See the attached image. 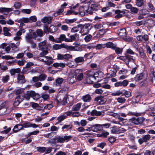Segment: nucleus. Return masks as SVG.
Instances as JSON below:
<instances>
[{
  "instance_id": "56",
  "label": "nucleus",
  "mask_w": 155,
  "mask_h": 155,
  "mask_svg": "<svg viewBox=\"0 0 155 155\" xmlns=\"http://www.w3.org/2000/svg\"><path fill=\"white\" fill-rule=\"evenodd\" d=\"M70 38H68L66 39V41L67 42H72L73 41H75L76 38L74 35H71L70 36Z\"/></svg>"
},
{
  "instance_id": "20",
  "label": "nucleus",
  "mask_w": 155,
  "mask_h": 155,
  "mask_svg": "<svg viewBox=\"0 0 155 155\" xmlns=\"http://www.w3.org/2000/svg\"><path fill=\"white\" fill-rule=\"evenodd\" d=\"M82 99L85 102H89L91 101V97L90 95L87 94L83 96L82 97Z\"/></svg>"
},
{
  "instance_id": "8",
  "label": "nucleus",
  "mask_w": 155,
  "mask_h": 155,
  "mask_svg": "<svg viewBox=\"0 0 155 155\" xmlns=\"http://www.w3.org/2000/svg\"><path fill=\"white\" fill-rule=\"evenodd\" d=\"M57 100L58 103H60L62 105H65L68 103L67 97L62 95L58 96Z\"/></svg>"
},
{
  "instance_id": "16",
  "label": "nucleus",
  "mask_w": 155,
  "mask_h": 155,
  "mask_svg": "<svg viewBox=\"0 0 155 155\" xmlns=\"http://www.w3.org/2000/svg\"><path fill=\"white\" fill-rule=\"evenodd\" d=\"M52 17H45L41 19V21L44 23H47L48 24H50L52 20Z\"/></svg>"
},
{
  "instance_id": "15",
  "label": "nucleus",
  "mask_w": 155,
  "mask_h": 155,
  "mask_svg": "<svg viewBox=\"0 0 155 155\" xmlns=\"http://www.w3.org/2000/svg\"><path fill=\"white\" fill-rule=\"evenodd\" d=\"M102 130L101 124H95L94 125H92V131L95 132H97Z\"/></svg>"
},
{
  "instance_id": "47",
  "label": "nucleus",
  "mask_w": 155,
  "mask_h": 155,
  "mask_svg": "<svg viewBox=\"0 0 155 155\" xmlns=\"http://www.w3.org/2000/svg\"><path fill=\"white\" fill-rule=\"evenodd\" d=\"M14 7L16 9H19L21 7V4L20 2H15Z\"/></svg>"
},
{
  "instance_id": "27",
  "label": "nucleus",
  "mask_w": 155,
  "mask_h": 155,
  "mask_svg": "<svg viewBox=\"0 0 155 155\" xmlns=\"http://www.w3.org/2000/svg\"><path fill=\"white\" fill-rule=\"evenodd\" d=\"M72 128V125L71 124H65L63 125L62 127V129L64 131V130H71Z\"/></svg>"
},
{
  "instance_id": "7",
  "label": "nucleus",
  "mask_w": 155,
  "mask_h": 155,
  "mask_svg": "<svg viewBox=\"0 0 155 155\" xmlns=\"http://www.w3.org/2000/svg\"><path fill=\"white\" fill-rule=\"evenodd\" d=\"M151 138V136L150 134L143 135L141 138H139L138 142L141 145L144 142H147Z\"/></svg>"
},
{
  "instance_id": "30",
  "label": "nucleus",
  "mask_w": 155,
  "mask_h": 155,
  "mask_svg": "<svg viewBox=\"0 0 155 155\" xmlns=\"http://www.w3.org/2000/svg\"><path fill=\"white\" fill-rule=\"evenodd\" d=\"M99 5V4L98 3L92 4L90 7V8L91 10L93 11H97L98 10Z\"/></svg>"
},
{
  "instance_id": "4",
  "label": "nucleus",
  "mask_w": 155,
  "mask_h": 155,
  "mask_svg": "<svg viewBox=\"0 0 155 155\" xmlns=\"http://www.w3.org/2000/svg\"><path fill=\"white\" fill-rule=\"evenodd\" d=\"M144 118L143 117H133L129 120V122L135 125L143 124Z\"/></svg>"
},
{
  "instance_id": "29",
  "label": "nucleus",
  "mask_w": 155,
  "mask_h": 155,
  "mask_svg": "<svg viewBox=\"0 0 155 155\" xmlns=\"http://www.w3.org/2000/svg\"><path fill=\"white\" fill-rule=\"evenodd\" d=\"M53 49L54 50H57L63 48L64 47V44H62L61 45L55 44L53 46Z\"/></svg>"
},
{
  "instance_id": "14",
  "label": "nucleus",
  "mask_w": 155,
  "mask_h": 155,
  "mask_svg": "<svg viewBox=\"0 0 155 155\" xmlns=\"http://www.w3.org/2000/svg\"><path fill=\"white\" fill-rule=\"evenodd\" d=\"M34 94V91H28L24 94L25 98L27 100H29L30 97H32Z\"/></svg>"
},
{
  "instance_id": "43",
  "label": "nucleus",
  "mask_w": 155,
  "mask_h": 155,
  "mask_svg": "<svg viewBox=\"0 0 155 155\" xmlns=\"http://www.w3.org/2000/svg\"><path fill=\"white\" fill-rule=\"evenodd\" d=\"M130 11L131 13L132 14H136L138 12V9L136 7H131Z\"/></svg>"
},
{
  "instance_id": "57",
  "label": "nucleus",
  "mask_w": 155,
  "mask_h": 155,
  "mask_svg": "<svg viewBox=\"0 0 155 155\" xmlns=\"http://www.w3.org/2000/svg\"><path fill=\"white\" fill-rule=\"evenodd\" d=\"M141 14L143 15H145L147 14L149 11L147 9H143L140 10Z\"/></svg>"
},
{
  "instance_id": "50",
  "label": "nucleus",
  "mask_w": 155,
  "mask_h": 155,
  "mask_svg": "<svg viewBox=\"0 0 155 155\" xmlns=\"http://www.w3.org/2000/svg\"><path fill=\"white\" fill-rule=\"evenodd\" d=\"M26 137L25 138L26 140H25V143L26 144H28L31 142L32 141L31 137L30 136L28 137V134L26 135Z\"/></svg>"
},
{
  "instance_id": "21",
  "label": "nucleus",
  "mask_w": 155,
  "mask_h": 155,
  "mask_svg": "<svg viewBox=\"0 0 155 155\" xmlns=\"http://www.w3.org/2000/svg\"><path fill=\"white\" fill-rule=\"evenodd\" d=\"M8 101H0V110L4 108L5 107L6 104L8 103ZM6 110H5L4 112H0V114H3L4 111H5Z\"/></svg>"
},
{
  "instance_id": "24",
  "label": "nucleus",
  "mask_w": 155,
  "mask_h": 155,
  "mask_svg": "<svg viewBox=\"0 0 155 155\" xmlns=\"http://www.w3.org/2000/svg\"><path fill=\"white\" fill-rule=\"evenodd\" d=\"M82 103H79L73 106L72 108V110L73 111H77L80 109Z\"/></svg>"
},
{
  "instance_id": "63",
  "label": "nucleus",
  "mask_w": 155,
  "mask_h": 155,
  "mask_svg": "<svg viewBox=\"0 0 155 155\" xmlns=\"http://www.w3.org/2000/svg\"><path fill=\"white\" fill-rule=\"evenodd\" d=\"M24 98H25L24 95H20L18 96L16 99L22 102Z\"/></svg>"
},
{
  "instance_id": "52",
  "label": "nucleus",
  "mask_w": 155,
  "mask_h": 155,
  "mask_svg": "<svg viewBox=\"0 0 155 155\" xmlns=\"http://www.w3.org/2000/svg\"><path fill=\"white\" fill-rule=\"evenodd\" d=\"M9 79V76L8 75L3 77L2 79V81L4 83L7 82Z\"/></svg>"
},
{
  "instance_id": "5",
  "label": "nucleus",
  "mask_w": 155,
  "mask_h": 155,
  "mask_svg": "<svg viewBox=\"0 0 155 155\" xmlns=\"http://www.w3.org/2000/svg\"><path fill=\"white\" fill-rule=\"evenodd\" d=\"M120 59L124 61L126 63H128L130 62H134L135 60V59L134 58L133 56L127 54H126L125 56L120 57Z\"/></svg>"
},
{
  "instance_id": "58",
  "label": "nucleus",
  "mask_w": 155,
  "mask_h": 155,
  "mask_svg": "<svg viewBox=\"0 0 155 155\" xmlns=\"http://www.w3.org/2000/svg\"><path fill=\"white\" fill-rule=\"evenodd\" d=\"M29 21L31 22H35L37 21V18L36 16H33L29 17Z\"/></svg>"
},
{
  "instance_id": "45",
  "label": "nucleus",
  "mask_w": 155,
  "mask_h": 155,
  "mask_svg": "<svg viewBox=\"0 0 155 155\" xmlns=\"http://www.w3.org/2000/svg\"><path fill=\"white\" fill-rule=\"evenodd\" d=\"M126 101V99L124 97H119L117 99V102L121 104L124 103Z\"/></svg>"
},
{
  "instance_id": "55",
  "label": "nucleus",
  "mask_w": 155,
  "mask_h": 155,
  "mask_svg": "<svg viewBox=\"0 0 155 155\" xmlns=\"http://www.w3.org/2000/svg\"><path fill=\"white\" fill-rule=\"evenodd\" d=\"M116 70L114 69H113L112 70H111L110 72V75L111 77H114L116 75Z\"/></svg>"
},
{
  "instance_id": "64",
  "label": "nucleus",
  "mask_w": 155,
  "mask_h": 155,
  "mask_svg": "<svg viewBox=\"0 0 155 155\" xmlns=\"http://www.w3.org/2000/svg\"><path fill=\"white\" fill-rule=\"evenodd\" d=\"M154 151H151L150 150H146L144 155H154Z\"/></svg>"
},
{
  "instance_id": "51",
  "label": "nucleus",
  "mask_w": 155,
  "mask_h": 155,
  "mask_svg": "<svg viewBox=\"0 0 155 155\" xmlns=\"http://www.w3.org/2000/svg\"><path fill=\"white\" fill-rule=\"evenodd\" d=\"M66 118V116L64 114L58 117L57 120L58 122H61Z\"/></svg>"
},
{
  "instance_id": "28",
  "label": "nucleus",
  "mask_w": 155,
  "mask_h": 155,
  "mask_svg": "<svg viewBox=\"0 0 155 155\" xmlns=\"http://www.w3.org/2000/svg\"><path fill=\"white\" fill-rule=\"evenodd\" d=\"M25 38L26 41L28 43L33 41L32 39L33 38V36L32 34L30 33L27 34L25 36Z\"/></svg>"
},
{
  "instance_id": "39",
  "label": "nucleus",
  "mask_w": 155,
  "mask_h": 155,
  "mask_svg": "<svg viewBox=\"0 0 155 155\" xmlns=\"http://www.w3.org/2000/svg\"><path fill=\"white\" fill-rule=\"evenodd\" d=\"M21 124L23 128L24 127L28 128L31 127V123L28 122H25Z\"/></svg>"
},
{
  "instance_id": "40",
  "label": "nucleus",
  "mask_w": 155,
  "mask_h": 155,
  "mask_svg": "<svg viewBox=\"0 0 155 155\" xmlns=\"http://www.w3.org/2000/svg\"><path fill=\"white\" fill-rule=\"evenodd\" d=\"M36 149L38 152L42 153L45 151L46 148L45 147H37Z\"/></svg>"
},
{
  "instance_id": "62",
  "label": "nucleus",
  "mask_w": 155,
  "mask_h": 155,
  "mask_svg": "<svg viewBox=\"0 0 155 155\" xmlns=\"http://www.w3.org/2000/svg\"><path fill=\"white\" fill-rule=\"evenodd\" d=\"M78 14V12H75L74 11L71 10H69L67 11L66 15H70L71 14H74L75 15H77Z\"/></svg>"
},
{
  "instance_id": "17",
  "label": "nucleus",
  "mask_w": 155,
  "mask_h": 155,
  "mask_svg": "<svg viewBox=\"0 0 155 155\" xmlns=\"http://www.w3.org/2000/svg\"><path fill=\"white\" fill-rule=\"evenodd\" d=\"M18 82L19 83H24L25 82V77L24 75L18 74L17 78Z\"/></svg>"
},
{
  "instance_id": "23",
  "label": "nucleus",
  "mask_w": 155,
  "mask_h": 155,
  "mask_svg": "<svg viewBox=\"0 0 155 155\" xmlns=\"http://www.w3.org/2000/svg\"><path fill=\"white\" fill-rule=\"evenodd\" d=\"M19 44V42L17 43L16 45H15L14 43H11L10 44V46L11 48H12L13 50H14L15 51H17L18 50L17 46H18Z\"/></svg>"
},
{
  "instance_id": "48",
  "label": "nucleus",
  "mask_w": 155,
  "mask_h": 155,
  "mask_svg": "<svg viewBox=\"0 0 155 155\" xmlns=\"http://www.w3.org/2000/svg\"><path fill=\"white\" fill-rule=\"evenodd\" d=\"M128 83L127 80H124L123 81H121V87H126L128 84Z\"/></svg>"
},
{
  "instance_id": "26",
  "label": "nucleus",
  "mask_w": 155,
  "mask_h": 155,
  "mask_svg": "<svg viewBox=\"0 0 155 155\" xmlns=\"http://www.w3.org/2000/svg\"><path fill=\"white\" fill-rule=\"evenodd\" d=\"M118 34L120 37H126L127 33L126 29L124 28L120 29L118 33Z\"/></svg>"
},
{
  "instance_id": "25",
  "label": "nucleus",
  "mask_w": 155,
  "mask_h": 155,
  "mask_svg": "<svg viewBox=\"0 0 155 155\" xmlns=\"http://www.w3.org/2000/svg\"><path fill=\"white\" fill-rule=\"evenodd\" d=\"M87 78H89V79H90V78L91 79H92L93 80L94 79H95V78L94 76V74L92 71H88L86 74Z\"/></svg>"
},
{
  "instance_id": "44",
  "label": "nucleus",
  "mask_w": 155,
  "mask_h": 155,
  "mask_svg": "<svg viewBox=\"0 0 155 155\" xmlns=\"http://www.w3.org/2000/svg\"><path fill=\"white\" fill-rule=\"evenodd\" d=\"M115 45L113 43L109 42L106 44V47L107 48H111L113 49Z\"/></svg>"
},
{
  "instance_id": "1",
  "label": "nucleus",
  "mask_w": 155,
  "mask_h": 155,
  "mask_svg": "<svg viewBox=\"0 0 155 155\" xmlns=\"http://www.w3.org/2000/svg\"><path fill=\"white\" fill-rule=\"evenodd\" d=\"M73 138V136L71 135L64 136H57L54 137L51 139L49 141V142L52 144H55L58 143H63L67 142L71 140Z\"/></svg>"
},
{
  "instance_id": "36",
  "label": "nucleus",
  "mask_w": 155,
  "mask_h": 155,
  "mask_svg": "<svg viewBox=\"0 0 155 155\" xmlns=\"http://www.w3.org/2000/svg\"><path fill=\"white\" fill-rule=\"evenodd\" d=\"M39 81H45L47 77V76L44 74H40L38 76Z\"/></svg>"
},
{
  "instance_id": "49",
  "label": "nucleus",
  "mask_w": 155,
  "mask_h": 155,
  "mask_svg": "<svg viewBox=\"0 0 155 155\" xmlns=\"http://www.w3.org/2000/svg\"><path fill=\"white\" fill-rule=\"evenodd\" d=\"M136 4L138 7H141L143 4V0H136Z\"/></svg>"
},
{
  "instance_id": "41",
  "label": "nucleus",
  "mask_w": 155,
  "mask_h": 155,
  "mask_svg": "<svg viewBox=\"0 0 155 155\" xmlns=\"http://www.w3.org/2000/svg\"><path fill=\"white\" fill-rule=\"evenodd\" d=\"M81 26L80 25H79L73 28L71 30V32L73 33L77 32L79 30V27Z\"/></svg>"
},
{
  "instance_id": "22",
  "label": "nucleus",
  "mask_w": 155,
  "mask_h": 155,
  "mask_svg": "<svg viewBox=\"0 0 155 155\" xmlns=\"http://www.w3.org/2000/svg\"><path fill=\"white\" fill-rule=\"evenodd\" d=\"M24 128H23V127L21 124H18L15 125L14 127L13 130L14 132H17L18 131L21 130H23Z\"/></svg>"
},
{
  "instance_id": "19",
  "label": "nucleus",
  "mask_w": 155,
  "mask_h": 155,
  "mask_svg": "<svg viewBox=\"0 0 155 155\" xmlns=\"http://www.w3.org/2000/svg\"><path fill=\"white\" fill-rule=\"evenodd\" d=\"M66 39H68V38H66V36L64 34L61 35L58 38H57V43H61L63 41L66 42Z\"/></svg>"
},
{
  "instance_id": "59",
  "label": "nucleus",
  "mask_w": 155,
  "mask_h": 155,
  "mask_svg": "<svg viewBox=\"0 0 155 155\" xmlns=\"http://www.w3.org/2000/svg\"><path fill=\"white\" fill-rule=\"evenodd\" d=\"M108 28H106L105 29H100L99 31V33L101 35H104L105 32L108 31Z\"/></svg>"
},
{
  "instance_id": "34",
  "label": "nucleus",
  "mask_w": 155,
  "mask_h": 155,
  "mask_svg": "<svg viewBox=\"0 0 155 155\" xmlns=\"http://www.w3.org/2000/svg\"><path fill=\"white\" fill-rule=\"evenodd\" d=\"M143 76L142 73L137 74L134 78V80L136 81L140 80L143 78Z\"/></svg>"
},
{
  "instance_id": "37",
  "label": "nucleus",
  "mask_w": 155,
  "mask_h": 155,
  "mask_svg": "<svg viewBox=\"0 0 155 155\" xmlns=\"http://www.w3.org/2000/svg\"><path fill=\"white\" fill-rule=\"evenodd\" d=\"M84 61V60L83 57H79L76 58L74 59V61L76 63L82 62Z\"/></svg>"
},
{
  "instance_id": "12",
  "label": "nucleus",
  "mask_w": 155,
  "mask_h": 155,
  "mask_svg": "<svg viewBox=\"0 0 155 155\" xmlns=\"http://www.w3.org/2000/svg\"><path fill=\"white\" fill-rule=\"evenodd\" d=\"M94 100L98 102L100 104H104L106 101L104 97L101 96H99L96 97Z\"/></svg>"
},
{
  "instance_id": "18",
  "label": "nucleus",
  "mask_w": 155,
  "mask_h": 155,
  "mask_svg": "<svg viewBox=\"0 0 155 155\" xmlns=\"http://www.w3.org/2000/svg\"><path fill=\"white\" fill-rule=\"evenodd\" d=\"M139 57L144 60H146L147 59V57L146 54L144 52L142 49H139Z\"/></svg>"
},
{
  "instance_id": "3",
  "label": "nucleus",
  "mask_w": 155,
  "mask_h": 155,
  "mask_svg": "<svg viewBox=\"0 0 155 155\" xmlns=\"http://www.w3.org/2000/svg\"><path fill=\"white\" fill-rule=\"evenodd\" d=\"M92 26L91 24H85L83 26L80 32L82 34V35H86L88 33L90 30L92 28Z\"/></svg>"
},
{
  "instance_id": "2",
  "label": "nucleus",
  "mask_w": 155,
  "mask_h": 155,
  "mask_svg": "<svg viewBox=\"0 0 155 155\" xmlns=\"http://www.w3.org/2000/svg\"><path fill=\"white\" fill-rule=\"evenodd\" d=\"M38 47L40 50L42 51L40 54V56L44 57L48 53V50L51 48V45L50 43H47L45 41L39 43Z\"/></svg>"
},
{
  "instance_id": "38",
  "label": "nucleus",
  "mask_w": 155,
  "mask_h": 155,
  "mask_svg": "<svg viewBox=\"0 0 155 155\" xmlns=\"http://www.w3.org/2000/svg\"><path fill=\"white\" fill-rule=\"evenodd\" d=\"M18 22H23L26 23L28 22L31 23V22L29 21V19L28 18H23L18 20Z\"/></svg>"
},
{
  "instance_id": "32",
  "label": "nucleus",
  "mask_w": 155,
  "mask_h": 155,
  "mask_svg": "<svg viewBox=\"0 0 155 155\" xmlns=\"http://www.w3.org/2000/svg\"><path fill=\"white\" fill-rule=\"evenodd\" d=\"M9 29L6 27L3 28L4 34L5 35L8 36H10L11 35V34L8 32Z\"/></svg>"
},
{
  "instance_id": "9",
  "label": "nucleus",
  "mask_w": 155,
  "mask_h": 155,
  "mask_svg": "<svg viewBox=\"0 0 155 155\" xmlns=\"http://www.w3.org/2000/svg\"><path fill=\"white\" fill-rule=\"evenodd\" d=\"M126 11V10L121 11L119 9L115 10V13L117 15L115 16V18H119L122 17L123 15L125 13V11Z\"/></svg>"
},
{
  "instance_id": "13",
  "label": "nucleus",
  "mask_w": 155,
  "mask_h": 155,
  "mask_svg": "<svg viewBox=\"0 0 155 155\" xmlns=\"http://www.w3.org/2000/svg\"><path fill=\"white\" fill-rule=\"evenodd\" d=\"M13 9L12 8H0V12L7 15L9 12L13 11Z\"/></svg>"
},
{
  "instance_id": "11",
  "label": "nucleus",
  "mask_w": 155,
  "mask_h": 155,
  "mask_svg": "<svg viewBox=\"0 0 155 155\" xmlns=\"http://www.w3.org/2000/svg\"><path fill=\"white\" fill-rule=\"evenodd\" d=\"M76 78L74 75L70 74L67 79V81L70 84H72L76 81Z\"/></svg>"
},
{
  "instance_id": "46",
  "label": "nucleus",
  "mask_w": 155,
  "mask_h": 155,
  "mask_svg": "<svg viewBox=\"0 0 155 155\" xmlns=\"http://www.w3.org/2000/svg\"><path fill=\"white\" fill-rule=\"evenodd\" d=\"M63 60H64L66 61L68 60L70 58H71L72 56L71 55L69 54H64Z\"/></svg>"
},
{
  "instance_id": "53",
  "label": "nucleus",
  "mask_w": 155,
  "mask_h": 155,
  "mask_svg": "<svg viewBox=\"0 0 155 155\" xmlns=\"http://www.w3.org/2000/svg\"><path fill=\"white\" fill-rule=\"evenodd\" d=\"M2 59L6 60L9 59H13L14 58V57H12L10 55L3 56L2 57Z\"/></svg>"
},
{
  "instance_id": "6",
  "label": "nucleus",
  "mask_w": 155,
  "mask_h": 155,
  "mask_svg": "<svg viewBox=\"0 0 155 155\" xmlns=\"http://www.w3.org/2000/svg\"><path fill=\"white\" fill-rule=\"evenodd\" d=\"M74 75L76 78V79L78 81H81L83 78L84 74L82 69H78L76 70L74 72Z\"/></svg>"
},
{
  "instance_id": "54",
  "label": "nucleus",
  "mask_w": 155,
  "mask_h": 155,
  "mask_svg": "<svg viewBox=\"0 0 155 155\" xmlns=\"http://www.w3.org/2000/svg\"><path fill=\"white\" fill-rule=\"evenodd\" d=\"M76 20L75 19H66L65 20V22L67 24L72 23L75 22Z\"/></svg>"
},
{
  "instance_id": "35",
  "label": "nucleus",
  "mask_w": 155,
  "mask_h": 155,
  "mask_svg": "<svg viewBox=\"0 0 155 155\" xmlns=\"http://www.w3.org/2000/svg\"><path fill=\"white\" fill-rule=\"evenodd\" d=\"M120 95H121L122 96H123L122 91H116L114 92L111 94V95L114 96H119Z\"/></svg>"
},
{
  "instance_id": "10",
  "label": "nucleus",
  "mask_w": 155,
  "mask_h": 155,
  "mask_svg": "<svg viewBox=\"0 0 155 155\" xmlns=\"http://www.w3.org/2000/svg\"><path fill=\"white\" fill-rule=\"evenodd\" d=\"M137 40L143 42H145L148 41V36L147 35H138L137 37Z\"/></svg>"
},
{
  "instance_id": "61",
  "label": "nucleus",
  "mask_w": 155,
  "mask_h": 155,
  "mask_svg": "<svg viewBox=\"0 0 155 155\" xmlns=\"http://www.w3.org/2000/svg\"><path fill=\"white\" fill-rule=\"evenodd\" d=\"M39 131L38 130H35L32 132H29L28 134V137L32 135H36L39 133Z\"/></svg>"
},
{
  "instance_id": "42",
  "label": "nucleus",
  "mask_w": 155,
  "mask_h": 155,
  "mask_svg": "<svg viewBox=\"0 0 155 155\" xmlns=\"http://www.w3.org/2000/svg\"><path fill=\"white\" fill-rule=\"evenodd\" d=\"M92 38V35L90 34H88L85 36L84 40L85 42H88L91 40Z\"/></svg>"
},
{
  "instance_id": "33",
  "label": "nucleus",
  "mask_w": 155,
  "mask_h": 155,
  "mask_svg": "<svg viewBox=\"0 0 155 155\" xmlns=\"http://www.w3.org/2000/svg\"><path fill=\"white\" fill-rule=\"evenodd\" d=\"M53 66L55 68H58L59 67H60L61 68H64L65 67V64H64L62 63H55L53 64Z\"/></svg>"
},
{
  "instance_id": "60",
  "label": "nucleus",
  "mask_w": 155,
  "mask_h": 155,
  "mask_svg": "<svg viewBox=\"0 0 155 155\" xmlns=\"http://www.w3.org/2000/svg\"><path fill=\"white\" fill-rule=\"evenodd\" d=\"M25 62L26 61L25 59H23L21 60L18 61L17 64L20 66H22L24 64Z\"/></svg>"
},
{
  "instance_id": "31",
  "label": "nucleus",
  "mask_w": 155,
  "mask_h": 155,
  "mask_svg": "<svg viewBox=\"0 0 155 155\" xmlns=\"http://www.w3.org/2000/svg\"><path fill=\"white\" fill-rule=\"evenodd\" d=\"M113 50H114L116 53L117 54L121 53L122 51V49L117 47L116 45Z\"/></svg>"
}]
</instances>
